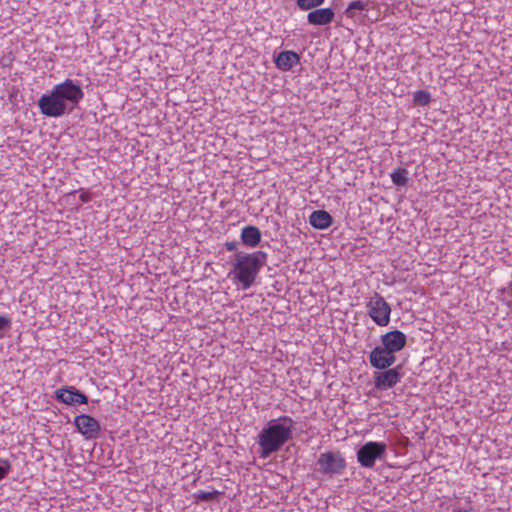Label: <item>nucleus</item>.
Returning <instances> with one entry per match:
<instances>
[{"mask_svg":"<svg viewBox=\"0 0 512 512\" xmlns=\"http://www.w3.org/2000/svg\"><path fill=\"white\" fill-rule=\"evenodd\" d=\"M84 97L80 85L73 80L66 79L62 83L54 85L50 94H43L38 101L41 113L47 117H60L67 108L66 102L79 103Z\"/></svg>","mask_w":512,"mask_h":512,"instance_id":"obj_1","label":"nucleus"},{"mask_svg":"<svg viewBox=\"0 0 512 512\" xmlns=\"http://www.w3.org/2000/svg\"><path fill=\"white\" fill-rule=\"evenodd\" d=\"M294 424V420L289 416L270 420L267 427L258 434L260 457L266 459L279 451L292 438Z\"/></svg>","mask_w":512,"mask_h":512,"instance_id":"obj_2","label":"nucleus"},{"mask_svg":"<svg viewBox=\"0 0 512 512\" xmlns=\"http://www.w3.org/2000/svg\"><path fill=\"white\" fill-rule=\"evenodd\" d=\"M261 252L235 254L228 273L234 284H239L243 290L249 289L257 278L262 267Z\"/></svg>","mask_w":512,"mask_h":512,"instance_id":"obj_3","label":"nucleus"},{"mask_svg":"<svg viewBox=\"0 0 512 512\" xmlns=\"http://www.w3.org/2000/svg\"><path fill=\"white\" fill-rule=\"evenodd\" d=\"M365 307L376 325L385 327L390 323L391 306L379 293L374 292L367 300Z\"/></svg>","mask_w":512,"mask_h":512,"instance_id":"obj_4","label":"nucleus"},{"mask_svg":"<svg viewBox=\"0 0 512 512\" xmlns=\"http://www.w3.org/2000/svg\"><path fill=\"white\" fill-rule=\"evenodd\" d=\"M387 450L384 442L369 441L357 451V461L362 467L373 468L376 460L381 459Z\"/></svg>","mask_w":512,"mask_h":512,"instance_id":"obj_5","label":"nucleus"},{"mask_svg":"<svg viewBox=\"0 0 512 512\" xmlns=\"http://www.w3.org/2000/svg\"><path fill=\"white\" fill-rule=\"evenodd\" d=\"M317 466L323 474L336 475L343 472L346 462L339 451H328L319 455Z\"/></svg>","mask_w":512,"mask_h":512,"instance_id":"obj_6","label":"nucleus"},{"mask_svg":"<svg viewBox=\"0 0 512 512\" xmlns=\"http://www.w3.org/2000/svg\"><path fill=\"white\" fill-rule=\"evenodd\" d=\"M74 425L78 432L86 439H96L100 433L99 422L90 415L81 414L74 418Z\"/></svg>","mask_w":512,"mask_h":512,"instance_id":"obj_7","label":"nucleus"},{"mask_svg":"<svg viewBox=\"0 0 512 512\" xmlns=\"http://www.w3.org/2000/svg\"><path fill=\"white\" fill-rule=\"evenodd\" d=\"M395 361L396 356L383 345L376 346L369 355L371 366L378 370H385L391 367Z\"/></svg>","mask_w":512,"mask_h":512,"instance_id":"obj_8","label":"nucleus"},{"mask_svg":"<svg viewBox=\"0 0 512 512\" xmlns=\"http://www.w3.org/2000/svg\"><path fill=\"white\" fill-rule=\"evenodd\" d=\"M401 379L398 368L385 369L374 373V386L378 390H386L394 387Z\"/></svg>","mask_w":512,"mask_h":512,"instance_id":"obj_9","label":"nucleus"},{"mask_svg":"<svg viewBox=\"0 0 512 512\" xmlns=\"http://www.w3.org/2000/svg\"><path fill=\"white\" fill-rule=\"evenodd\" d=\"M381 343L385 348H387L395 355L405 347L407 343V337L402 331L393 330L381 336Z\"/></svg>","mask_w":512,"mask_h":512,"instance_id":"obj_10","label":"nucleus"},{"mask_svg":"<svg viewBox=\"0 0 512 512\" xmlns=\"http://www.w3.org/2000/svg\"><path fill=\"white\" fill-rule=\"evenodd\" d=\"M55 396L58 401H61L68 405L88 403L87 396L73 387L60 388L56 391Z\"/></svg>","mask_w":512,"mask_h":512,"instance_id":"obj_11","label":"nucleus"},{"mask_svg":"<svg viewBox=\"0 0 512 512\" xmlns=\"http://www.w3.org/2000/svg\"><path fill=\"white\" fill-rule=\"evenodd\" d=\"M299 62V54L291 50L280 52L274 59V63L277 69L283 72L290 71L294 66L299 64Z\"/></svg>","mask_w":512,"mask_h":512,"instance_id":"obj_12","label":"nucleus"},{"mask_svg":"<svg viewBox=\"0 0 512 512\" xmlns=\"http://www.w3.org/2000/svg\"><path fill=\"white\" fill-rule=\"evenodd\" d=\"M335 13L332 8L314 9L307 14V21L311 25L324 26L330 24Z\"/></svg>","mask_w":512,"mask_h":512,"instance_id":"obj_13","label":"nucleus"},{"mask_svg":"<svg viewBox=\"0 0 512 512\" xmlns=\"http://www.w3.org/2000/svg\"><path fill=\"white\" fill-rule=\"evenodd\" d=\"M332 221L331 215L325 210L313 211L309 216L310 225L320 230L329 228Z\"/></svg>","mask_w":512,"mask_h":512,"instance_id":"obj_14","label":"nucleus"},{"mask_svg":"<svg viewBox=\"0 0 512 512\" xmlns=\"http://www.w3.org/2000/svg\"><path fill=\"white\" fill-rule=\"evenodd\" d=\"M261 232L256 226H246L241 231V241L244 245L254 248L261 241Z\"/></svg>","mask_w":512,"mask_h":512,"instance_id":"obj_15","label":"nucleus"},{"mask_svg":"<svg viewBox=\"0 0 512 512\" xmlns=\"http://www.w3.org/2000/svg\"><path fill=\"white\" fill-rule=\"evenodd\" d=\"M391 180L396 186H404L408 181V171L405 168H397L391 173Z\"/></svg>","mask_w":512,"mask_h":512,"instance_id":"obj_16","label":"nucleus"},{"mask_svg":"<svg viewBox=\"0 0 512 512\" xmlns=\"http://www.w3.org/2000/svg\"><path fill=\"white\" fill-rule=\"evenodd\" d=\"M413 101L420 106H426L431 102V94L427 90H418L413 94Z\"/></svg>","mask_w":512,"mask_h":512,"instance_id":"obj_17","label":"nucleus"},{"mask_svg":"<svg viewBox=\"0 0 512 512\" xmlns=\"http://www.w3.org/2000/svg\"><path fill=\"white\" fill-rule=\"evenodd\" d=\"M366 9V3L361 0H355L349 3L348 7L345 10V15L347 18L354 17V10L363 11Z\"/></svg>","mask_w":512,"mask_h":512,"instance_id":"obj_18","label":"nucleus"},{"mask_svg":"<svg viewBox=\"0 0 512 512\" xmlns=\"http://www.w3.org/2000/svg\"><path fill=\"white\" fill-rule=\"evenodd\" d=\"M219 492L217 490L204 491L198 490L194 493V498L198 501H210L217 498Z\"/></svg>","mask_w":512,"mask_h":512,"instance_id":"obj_19","label":"nucleus"},{"mask_svg":"<svg viewBox=\"0 0 512 512\" xmlns=\"http://www.w3.org/2000/svg\"><path fill=\"white\" fill-rule=\"evenodd\" d=\"M325 0H297V6L303 10H312L321 6Z\"/></svg>","mask_w":512,"mask_h":512,"instance_id":"obj_20","label":"nucleus"},{"mask_svg":"<svg viewBox=\"0 0 512 512\" xmlns=\"http://www.w3.org/2000/svg\"><path fill=\"white\" fill-rule=\"evenodd\" d=\"M10 470V462L7 459L0 458V481L7 477Z\"/></svg>","mask_w":512,"mask_h":512,"instance_id":"obj_21","label":"nucleus"},{"mask_svg":"<svg viewBox=\"0 0 512 512\" xmlns=\"http://www.w3.org/2000/svg\"><path fill=\"white\" fill-rule=\"evenodd\" d=\"M11 321L8 317L0 315V330L9 328Z\"/></svg>","mask_w":512,"mask_h":512,"instance_id":"obj_22","label":"nucleus"},{"mask_svg":"<svg viewBox=\"0 0 512 512\" xmlns=\"http://www.w3.org/2000/svg\"><path fill=\"white\" fill-rule=\"evenodd\" d=\"M225 248L228 250V251H234L237 249V242L235 241H229V242H226L225 243Z\"/></svg>","mask_w":512,"mask_h":512,"instance_id":"obj_23","label":"nucleus"}]
</instances>
